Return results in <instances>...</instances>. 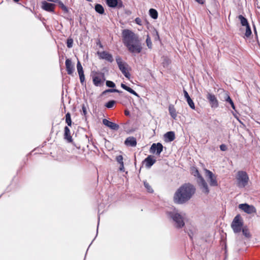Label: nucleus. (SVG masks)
<instances>
[{
	"mask_svg": "<svg viewBox=\"0 0 260 260\" xmlns=\"http://www.w3.org/2000/svg\"><path fill=\"white\" fill-rule=\"evenodd\" d=\"M15 2H18L19 0H13Z\"/></svg>",
	"mask_w": 260,
	"mask_h": 260,
	"instance_id": "49",
	"label": "nucleus"
},
{
	"mask_svg": "<svg viewBox=\"0 0 260 260\" xmlns=\"http://www.w3.org/2000/svg\"><path fill=\"white\" fill-rule=\"evenodd\" d=\"M196 189L190 184H185L180 187L174 195V201L182 204L189 200L195 193Z\"/></svg>",
	"mask_w": 260,
	"mask_h": 260,
	"instance_id": "2",
	"label": "nucleus"
},
{
	"mask_svg": "<svg viewBox=\"0 0 260 260\" xmlns=\"http://www.w3.org/2000/svg\"><path fill=\"white\" fill-rule=\"evenodd\" d=\"M125 114L127 115L129 114V112L128 111H125Z\"/></svg>",
	"mask_w": 260,
	"mask_h": 260,
	"instance_id": "48",
	"label": "nucleus"
},
{
	"mask_svg": "<svg viewBox=\"0 0 260 260\" xmlns=\"http://www.w3.org/2000/svg\"><path fill=\"white\" fill-rule=\"evenodd\" d=\"M169 113H170V115L171 116V117L175 119L177 117V113H176V109H175L174 106L170 105L169 107Z\"/></svg>",
	"mask_w": 260,
	"mask_h": 260,
	"instance_id": "24",
	"label": "nucleus"
},
{
	"mask_svg": "<svg viewBox=\"0 0 260 260\" xmlns=\"http://www.w3.org/2000/svg\"><path fill=\"white\" fill-rule=\"evenodd\" d=\"M239 208L247 214H252L256 212L255 208L253 205H249L246 203L240 204Z\"/></svg>",
	"mask_w": 260,
	"mask_h": 260,
	"instance_id": "9",
	"label": "nucleus"
},
{
	"mask_svg": "<svg viewBox=\"0 0 260 260\" xmlns=\"http://www.w3.org/2000/svg\"><path fill=\"white\" fill-rule=\"evenodd\" d=\"M57 3H58L59 7L64 12H68V9L66 6H64V5L61 1H59Z\"/></svg>",
	"mask_w": 260,
	"mask_h": 260,
	"instance_id": "35",
	"label": "nucleus"
},
{
	"mask_svg": "<svg viewBox=\"0 0 260 260\" xmlns=\"http://www.w3.org/2000/svg\"><path fill=\"white\" fill-rule=\"evenodd\" d=\"M95 10L96 12L100 14H103L104 13V9L103 7L100 4L95 5Z\"/></svg>",
	"mask_w": 260,
	"mask_h": 260,
	"instance_id": "27",
	"label": "nucleus"
},
{
	"mask_svg": "<svg viewBox=\"0 0 260 260\" xmlns=\"http://www.w3.org/2000/svg\"><path fill=\"white\" fill-rule=\"evenodd\" d=\"M49 2H53V3H57L59 0H47Z\"/></svg>",
	"mask_w": 260,
	"mask_h": 260,
	"instance_id": "47",
	"label": "nucleus"
},
{
	"mask_svg": "<svg viewBox=\"0 0 260 260\" xmlns=\"http://www.w3.org/2000/svg\"><path fill=\"white\" fill-rule=\"evenodd\" d=\"M115 103H116V102L115 101L111 100V101H110L108 102H107L105 106L107 108H112V107H114V106L115 104Z\"/></svg>",
	"mask_w": 260,
	"mask_h": 260,
	"instance_id": "32",
	"label": "nucleus"
},
{
	"mask_svg": "<svg viewBox=\"0 0 260 260\" xmlns=\"http://www.w3.org/2000/svg\"><path fill=\"white\" fill-rule=\"evenodd\" d=\"M64 132V139L66 140L68 142L70 143L72 142V138L71 135V132L68 126H65Z\"/></svg>",
	"mask_w": 260,
	"mask_h": 260,
	"instance_id": "22",
	"label": "nucleus"
},
{
	"mask_svg": "<svg viewBox=\"0 0 260 260\" xmlns=\"http://www.w3.org/2000/svg\"><path fill=\"white\" fill-rule=\"evenodd\" d=\"M124 164H120L119 170L120 171H124Z\"/></svg>",
	"mask_w": 260,
	"mask_h": 260,
	"instance_id": "44",
	"label": "nucleus"
},
{
	"mask_svg": "<svg viewBox=\"0 0 260 260\" xmlns=\"http://www.w3.org/2000/svg\"><path fill=\"white\" fill-rule=\"evenodd\" d=\"M150 16L153 19H156L158 17V13L156 10L154 9H150L149 10Z\"/></svg>",
	"mask_w": 260,
	"mask_h": 260,
	"instance_id": "28",
	"label": "nucleus"
},
{
	"mask_svg": "<svg viewBox=\"0 0 260 260\" xmlns=\"http://www.w3.org/2000/svg\"><path fill=\"white\" fill-rule=\"evenodd\" d=\"M82 111H83V114L84 115H85L87 113V111H86V109L84 105L82 106Z\"/></svg>",
	"mask_w": 260,
	"mask_h": 260,
	"instance_id": "46",
	"label": "nucleus"
},
{
	"mask_svg": "<svg viewBox=\"0 0 260 260\" xmlns=\"http://www.w3.org/2000/svg\"><path fill=\"white\" fill-rule=\"evenodd\" d=\"M100 47H102V45L100 43Z\"/></svg>",
	"mask_w": 260,
	"mask_h": 260,
	"instance_id": "51",
	"label": "nucleus"
},
{
	"mask_svg": "<svg viewBox=\"0 0 260 260\" xmlns=\"http://www.w3.org/2000/svg\"><path fill=\"white\" fill-rule=\"evenodd\" d=\"M122 37L124 45L130 52L139 53L141 52L142 47L137 35L125 29L122 30Z\"/></svg>",
	"mask_w": 260,
	"mask_h": 260,
	"instance_id": "1",
	"label": "nucleus"
},
{
	"mask_svg": "<svg viewBox=\"0 0 260 260\" xmlns=\"http://www.w3.org/2000/svg\"><path fill=\"white\" fill-rule=\"evenodd\" d=\"M73 40L71 38H68L67 39V47L69 48H71L73 47Z\"/></svg>",
	"mask_w": 260,
	"mask_h": 260,
	"instance_id": "36",
	"label": "nucleus"
},
{
	"mask_svg": "<svg viewBox=\"0 0 260 260\" xmlns=\"http://www.w3.org/2000/svg\"><path fill=\"white\" fill-rule=\"evenodd\" d=\"M55 5L52 3H47L46 1L42 2L41 8L48 12H52L54 11Z\"/></svg>",
	"mask_w": 260,
	"mask_h": 260,
	"instance_id": "15",
	"label": "nucleus"
},
{
	"mask_svg": "<svg viewBox=\"0 0 260 260\" xmlns=\"http://www.w3.org/2000/svg\"><path fill=\"white\" fill-rule=\"evenodd\" d=\"M162 149L163 146L161 143H153L150 147V152L152 153H154L156 152V154L159 155L162 152Z\"/></svg>",
	"mask_w": 260,
	"mask_h": 260,
	"instance_id": "14",
	"label": "nucleus"
},
{
	"mask_svg": "<svg viewBox=\"0 0 260 260\" xmlns=\"http://www.w3.org/2000/svg\"><path fill=\"white\" fill-rule=\"evenodd\" d=\"M66 122L69 126H71L72 120L71 117V114L69 113H67L66 115Z\"/></svg>",
	"mask_w": 260,
	"mask_h": 260,
	"instance_id": "30",
	"label": "nucleus"
},
{
	"mask_svg": "<svg viewBox=\"0 0 260 260\" xmlns=\"http://www.w3.org/2000/svg\"><path fill=\"white\" fill-rule=\"evenodd\" d=\"M77 69L78 74L84 73L82 66L79 60L78 61L77 63Z\"/></svg>",
	"mask_w": 260,
	"mask_h": 260,
	"instance_id": "29",
	"label": "nucleus"
},
{
	"mask_svg": "<svg viewBox=\"0 0 260 260\" xmlns=\"http://www.w3.org/2000/svg\"><path fill=\"white\" fill-rule=\"evenodd\" d=\"M107 5L111 8H121L123 7V3L121 0H107Z\"/></svg>",
	"mask_w": 260,
	"mask_h": 260,
	"instance_id": "12",
	"label": "nucleus"
},
{
	"mask_svg": "<svg viewBox=\"0 0 260 260\" xmlns=\"http://www.w3.org/2000/svg\"><path fill=\"white\" fill-rule=\"evenodd\" d=\"M146 43L147 46L148 47V48L151 49L152 47V44L150 38L148 35H147V38L146 40Z\"/></svg>",
	"mask_w": 260,
	"mask_h": 260,
	"instance_id": "33",
	"label": "nucleus"
},
{
	"mask_svg": "<svg viewBox=\"0 0 260 260\" xmlns=\"http://www.w3.org/2000/svg\"><path fill=\"white\" fill-rule=\"evenodd\" d=\"M183 93H184V97L186 99V101H187L188 105L189 106V107L192 109H195L194 104L193 101L192 100V99L189 96L188 92L185 89H184Z\"/></svg>",
	"mask_w": 260,
	"mask_h": 260,
	"instance_id": "20",
	"label": "nucleus"
},
{
	"mask_svg": "<svg viewBox=\"0 0 260 260\" xmlns=\"http://www.w3.org/2000/svg\"><path fill=\"white\" fill-rule=\"evenodd\" d=\"M246 27V31L245 33V35L246 37H249L251 34V30L249 24L245 26Z\"/></svg>",
	"mask_w": 260,
	"mask_h": 260,
	"instance_id": "31",
	"label": "nucleus"
},
{
	"mask_svg": "<svg viewBox=\"0 0 260 260\" xmlns=\"http://www.w3.org/2000/svg\"><path fill=\"white\" fill-rule=\"evenodd\" d=\"M79 78H80V82L82 84H83L85 81V77H84V73L83 74H79Z\"/></svg>",
	"mask_w": 260,
	"mask_h": 260,
	"instance_id": "39",
	"label": "nucleus"
},
{
	"mask_svg": "<svg viewBox=\"0 0 260 260\" xmlns=\"http://www.w3.org/2000/svg\"><path fill=\"white\" fill-rule=\"evenodd\" d=\"M207 98L208 100L211 107L213 108H216L218 107V102L215 96L210 93H208Z\"/></svg>",
	"mask_w": 260,
	"mask_h": 260,
	"instance_id": "13",
	"label": "nucleus"
},
{
	"mask_svg": "<svg viewBox=\"0 0 260 260\" xmlns=\"http://www.w3.org/2000/svg\"><path fill=\"white\" fill-rule=\"evenodd\" d=\"M155 162L156 159L151 155H149L143 161V163L147 168H150Z\"/></svg>",
	"mask_w": 260,
	"mask_h": 260,
	"instance_id": "16",
	"label": "nucleus"
},
{
	"mask_svg": "<svg viewBox=\"0 0 260 260\" xmlns=\"http://www.w3.org/2000/svg\"><path fill=\"white\" fill-rule=\"evenodd\" d=\"M103 123L105 125L108 126L110 129L113 130H118L119 127L118 124H116L115 123L110 121L106 119H104L103 120Z\"/></svg>",
	"mask_w": 260,
	"mask_h": 260,
	"instance_id": "17",
	"label": "nucleus"
},
{
	"mask_svg": "<svg viewBox=\"0 0 260 260\" xmlns=\"http://www.w3.org/2000/svg\"><path fill=\"white\" fill-rule=\"evenodd\" d=\"M206 175L208 178V181L211 186H216L218 185V183L216 180V177L213 174V173L205 169Z\"/></svg>",
	"mask_w": 260,
	"mask_h": 260,
	"instance_id": "8",
	"label": "nucleus"
},
{
	"mask_svg": "<svg viewBox=\"0 0 260 260\" xmlns=\"http://www.w3.org/2000/svg\"><path fill=\"white\" fill-rule=\"evenodd\" d=\"M243 221L240 215H237L233 219L231 226L235 233L241 232L243 226Z\"/></svg>",
	"mask_w": 260,
	"mask_h": 260,
	"instance_id": "6",
	"label": "nucleus"
},
{
	"mask_svg": "<svg viewBox=\"0 0 260 260\" xmlns=\"http://www.w3.org/2000/svg\"><path fill=\"white\" fill-rule=\"evenodd\" d=\"M97 54L98 55L100 59H105L110 62H112L113 61V58L112 54L107 51H98Z\"/></svg>",
	"mask_w": 260,
	"mask_h": 260,
	"instance_id": "11",
	"label": "nucleus"
},
{
	"mask_svg": "<svg viewBox=\"0 0 260 260\" xmlns=\"http://www.w3.org/2000/svg\"><path fill=\"white\" fill-rule=\"evenodd\" d=\"M106 85L110 87H114L115 86V83L111 81H107Z\"/></svg>",
	"mask_w": 260,
	"mask_h": 260,
	"instance_id": "38",
	"label": "nucleus"
},
{
	"mask_svg": "<svg viewBox=\"0 0 260 260\" xmlns=\"http://www.w3.org/2000/svg\"><path fill=\"white\" fill-rule=\"evenodd\" d=\"M236 179L237 180V186L239 188H244L248 185L249 181L248 174L243 171H239L237 172Z\"/></svg>",
	"mask_w": 260,
	"mask_h": 260,
	"instance_id": "5",
	"label": "nucleus"
},
{
	"mask_svg": "<svg viewBox=\"0 0 260 260\" xmlns=\"http://www.w3.org/2000/svg\"><path fill=\"white\" fill-rule=\"evenodd\" d=\"M238 18H239V20L240 21V23H241V25L243 26H245L247 25L248 24H249L247 19L245 18L242 15H239L238 16Z\"/></svg>",
	"mask_w": 260,
	"mask_h": 260,
	"instance_id": "26",
	"label": "nucleus"
},
{
	"mask_svg": "<svg viewBox=\"0 0 260 260\" xmlns=\"http://www.w3.org/2000/svg\"><path fill=\"white\" fill-rule=\"evenodd\" d=\"M220 149L222 151H225L226 150V146L224 144H221L220 146Z\"/></svg>",
	"mask_w": 260,
	"mask_h": 260,
	"instance_id": "42",
	"label": "nucleus"
},
{
	"mask_svg": "<svg viewBox=\"0 0 260 260\" xmlns=\"http://www.w3.org/2000/svg\"><path fill=\"white\" fill-rule=\"evenodd\" d=\"M65 63L68 74L69 75H72L74 71V68L71 60L70 59H67Z\"/></svg>",
	"mask_w": 260,
	"mask_h": 260,
	"instance_id": "18",
	"label": "nucleus"
},
{
	"mask_svg": "<svg viewBox=\"0 0 260 260\" xmlns=\"http://www.w3.org/2000/svg\"><path fill=\"white\" fill-rule=\"evenodd\" d=\"M242 232L244 235H245L246 237H248L250 235L249 233L248 230L245 229H242Z\"/></svg>",
	"mask_w": 260,
	"mask_h": 260,
	"instance_id": "41",
	"label": "nucleus"
},
{
	"mask_svg": "<svg viewBox=\"0 0 260 260\" xmlns=\"http://www.w3.org/2000/svg\"><path fill=\"white\" fill-rule=\"evenodd\" d=\"M144 185L149 192H152L153 191L151 186L146 181L144 182Z\"/></svg>",
	"mask_w": 260,
	"mask_h": 260,
	"instance_id": "34",
	"label": "nucleus"
},
{
	"mask_svg": "<svg viewBox=\"0 0 260 260\" xmlns=\"http://www.w3.org/2000/svg\"><path fill=\"white\" fill-rule=\"evenodd\" d=\"M116 61L118 66L119 70L121 71L124 76L129 79L131 77V74L127 70V64L123 62L121 58L119 56L116 57Z\"/></svg>",
	"mask_w": 260,
	"mask_h": 260,
	"instance_id": "7",
	"label": "nucleus"
},
{
	"mask_svg": "<svg viewBox=\"0 0 260 260\" xmlns=\"http://www.w3.org/2000/svg\"><path fill=\"white\" fill-rule=\"evenodd\" d=\"M121 87L126 90V91H128L129 92H130L131 93L137 96H139V95L133 89H132V88H131L130 87L127 86L126 85H125V84H124L123 83H121Z\"/></svg>",
	"mask_w": 260,
	"mask_h": 260,
	"instance_id": "23",
	"label": "nucleus"
},
{
	"mask_svg": "<svg viewBox=\"0 0 260 260\" xmlns=\"http://www.w3.org/2000/svg\"><path fill=\"white\" fill-rule=\"evenodd\" d=\"M124 144L126 146L135 147L137 145L136 139L133 137H129L125 140Z\"/></svg>",
	"mask_w": 260,
	"mask_h": 260,
	"instance_id": "19",
	"label": "nucleus"
},
{
	"mask_svg": "<svg viewBox=\"0 0 260 260\" xmlns=\"http://www.w3.org/2000/svg\"><path fill=\"white\" fill-rule=\"evenodd\" d=\"M116 161L119 164H123V156L121 155H118L116 157Z\"/></svg>",
	"mask_w": 260,
	"mask_h": 260,
	"instance_id": "37",
	"label": "nucleus"
},
{
	"mask_svg": "<svg viewBox=\"0 0 260 260\" xmlns=\"http://www.w3.org/2000/svg\"><path fill=\"white\" fill-rule=\"evenodd\" d=\"M167 217L172 220L174 225L178 229L184 226L185 214L179 212L177 209L173 208L166 212Z\"/></svg>",
	"mask_w": 260,
	"mask_h": 260,
	"instance_id": "3",
	"label": "nucleus"
},
{
	"mask_svg": "<svg viewBox=\"0 0 260 260\" xmlns=\"http://www.w3.org/2000/svg\"><path fill=\"white\" fill-rule=\"evenodd\" d=\"M196 2L200 4L203 5L205 2V0H194Z\"/></svg>",
	"mask_w": 260,
	"mask_h": 260,
	"instance_id": "45",
	"label": "nucleus"
},
{
	"mask_svg": "<svg viewBox=\"0 0 260 260\" xmlns=\"http://www.w3.org/2000/svg\"><path fill=\"white\" fill-rule=\"evenodd\" d=\"M104 81V75L102 73H98L93 77V84L96 86H101Z\"/></svg>",
	"mask_w": 260,
	"mask_h": 260,
	"instance_id": "10",
	"label": "nucleus"
},
{
	"mask_svg": "<svg viewBox=\"0 0 260 260\" xmlns=\"http://www.w3.org/2000/svg\"><path fill=\"white\" fill-rule=\"evenodd\" d=\"M166 142H172L175 139V135L174 132L170 131L166 133L164 135Z\"/></svg>",
	"mask_w": 260,
	"mask_h": 260,
	"instance_id": "21",
	"label": "nucleus"
},
{
	"mask_svg": "<svg viewBox=\"0 0 260 260\" xmlns=\"http://www.w3.org/2000/svg\"><path fill=\"white\" fill-rule=\"evenodd\" d=\"M118 92V93L121 92V91H119V90H118V89H107V90H106V91H104V92Z\"/></svg>",
	"mask_w": 260,
	"mask_h": 260,
	"instance_id": "40",
	"label": "nucleus"
},
{
	"mask_svg": "<svg viewBox=\"0 0 260 260\" xmlns=\"http://www.w3.org/2000/svg\"><path fill=\"white\" fill-rule=\"evenodd\" d=\"M225 98H224L225 101L226 102L229 103L231 105V107H232V108L235 110V106L234 105V102H233V101L232 100V99H231V98L230 97L229 95L228 94V93L227 92L225 93Z\"/></svg>",
	"mask_w": 260,
	"mask_h": 260,
	"instance_id": "25",
	"label": "nucleus"
},
{
	"mask_svg": "<svg viewBox=\"0 0 260 260\" xmlns=\"http://www.w3.org/2000/svg\"><path fill=\"white\" fill-rule=\"evenodd\" d=\"M191 174L195 177H198V183L202 190V191L206 194H208L209 192V189L207 183L206 182L204 179L200 175L198 169L195 167H192L191 169Z\"/></svg>",
	"mask_w": 260,
	"mask_h": 260,
	"instance_id": "4",
	"label": "nucleus"
},
{
	"mask_svg": "<svg viewBox=\"0 0 260 260\" xmlns=\"http://www.w3.org/2000/svg\"><path fill=\"white\" fill-rule=\"evenodd\" d=\"M135 22H136L137 24L139 25H141V20L139 18H136L135 19Z\"/></svg>",
	"mask_w": 260,
	"mask_h": 260,
	"instance_id": "43",
	"label": "nucleus"
},
{
	"mask_svg": "<svg viewBox=\"0 0 260 260\" xmlns=\"http://www.w3.org/2000/svg\"><path fill=\"white\" fill-rule=\"evenodd\" d=\"M86 1H88V2H89L92 1V0H86Z\"/></svg>",
	"mask_w": 260,
	"mask_h": 260,
	"instance_id": "50",
	"label": "nucleus"
}]
</instances>
